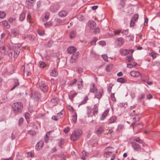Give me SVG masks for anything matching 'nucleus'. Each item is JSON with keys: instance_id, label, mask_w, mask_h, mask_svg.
Returning <instances> with one entry per match:
<instances>
[{"instance_id": "8", "label": "nucleus", "mask_w": 160, "mask_h": 160, "mask_svg": "<svg viewBox=\"0 0 160 160\" xmlns=\"http://www.w3.org/2000/svg\"><path fill=\"white\" fill-rule=\"evenodd\" d=\"M35 0H27L26 1V7L28 8H30L32 6H33L34 4V2Z\"/></svg>"}, {"instance_id": "50", "label": "nucleus", "mask_w": 160, "mask_h": 160, "mask_svg": "<svg viewBox=\"0 0 160 160\" xmlns=\"http://www.w3.org/2000/svg\"><path fill=\"white\" fill-rule=\"evenodd\" d=\"M77 93H74L73 94L71 95H70L69 96V98L70 99V100L72 101H73V98L74 97L77 95Z\"/></svg>"}, {"instance_id": "64", "label": "nucleus", "mask_w": 160, "mask_h": 160, "mask_svg": "<svg viewBox=\"0 0 160 160\" xmlns=\"http://www.w3.org/2000/svg\"><path fill=\"white\" fill-rule=\"evenodd\" d=\"M16 20V19L15 18H10L8 19V21L9 22L11 23H12L13 22L15 21Z\"/></svg>"}, {"instance_id": "30", "label": "nucleus", "mask_w": 160, "mask_h": 160, "mask_svg": "<svg viewBox=\"0 0 160 160\" xmlns=\"http://www.w3.org/2000/svg\"><path fill=\"white\" fill-rule=\"evenodd\" d=\"M117 81L118 82L123 83L126 82L127 80L123 78H118L117 80Z\"/></svg>"}, {"instance_id": "12", "label": "nucleus", "mask_w": 160, "mask_h": 160, "mask_svg": "<svg viewBox=\"0 0 160 160\" xmlns=\"http://www.w3.org/2000/svg\"><path fill=\"white\" fill-rule=\"evenodd\" d=\"M103 94V90L102 89L99 90L98 92H97L95 94V97L98 98L99 99H100Z\"/></svg>"}, {"instance_id": "16", "label": "nucleus", "mask_w": 160, "mask_h": 160, "mask_svg": "<svg viewBox=\"0 0 160 160\" xmlns=\"http://www.w3.org/2000/svg\"><path fill=\"white\" fill-rule=\"evenodd\" d=\"M120 52L122 55L125 56L129 53V51L127 49L121 50Z\"/></svg>"}, {"instance_id": "59", "label": "nucleus", "mask_w": 160, "mask_h": 160, "mask_svg": "<svg viewBox=\"0 0 160 160\" xmlns=\"http://www.w3.org/2000/svg\"><path fill=\"white\" fill-rule=\"evenodd\" d=\"M23 122V119L22 118H20L18 120V125L21 126V124H22Z\"/></svg>"}, {"instance_id": "4", "label": "nucleus", "mask_w": 160, "mask_h": 160, "mask_svg": "<svg viewBox=\"0 0 160 160\" xmlns=\"http://www.w3.org/2000/svg\"><path fill=\"white\" fill-rule=\"evenodd\" d=\"M31 97L36 101H38L41 97L40 94L37 91H34L31 94Z\"/></svg>"}, {"instance_id": "37", "label": "nucleus", "mask_w": 160, "mask_h": 160, "mask_svg": "<svg viewBox=\"0 0 160 160\" xmlns=\"http://www.w3.org/2000/svg\"><path fill=\"white\" fill-rule=\"evenodd\" d=\"M65 19L61 20L60 19L56 18L55 19V21H56L59 24H62L64 23Z\"/></svg>"}, {"instance_id": "61", "label": "nucleus", "mask_w": 160, "mask_h": 160, "mask_svg": "<svg viewBox=\"0 0 160 160\" xmlns=\"http://www.w3.org/2000/svg\"><path fill=\"white\" fill-rule=\"evenodd\" d=\"M77 79L76 78L73 79L70 83L71 86H72L77 81Z\"/></svg>"}, {"instance_id": "1", "label": "nucleus", "mask_w": 160, "mask_h": 160, "mask_svg": "<svg viewBox=\"0 0 160 160\" xmlns=\"http://www.w3.org/2000/svg\"><path fill=\"white\" fill-rule=\"evenodd\" d=\"M23 107L22 103L20 102L14 103L12 107V109L16 115L22 112Z\"/></svg>"}, {"instance_id": "52", "label": "nucleus", "mask_w": 160, "mask_h": 160, "mask_svg": "<svg viewBox=\"0 0 160 160\" xmlns=\"http://www.w3.org/2000/svg\"><path fill=\"white\" fill-rule=\"evenodd\" d=\"M28 133L32 136H35L36 134L35 132L33 130H30L28 131Z\"/></svg>"}, {"instance_id": "54", "label": "nucleus", "mask_w": 160, "mask_h": 160, "mask_svg": "<svg viewBox=\"0 0 160 160\" xmlns=\"http://www.w3.org/2000/svg\"><path fill=\"white\" fill-rule=\"evenodd\" d=\"M134 141H136V142H139L140 143H143V141L141 140L139 138H137L134 139Z\"/></svg>"}, {"instance_id": "36", "label": "nucleus", "mask_w": 160, "mask_h": 160, "mask_svg": "<svg viewBox=\"0 0 160 160\" xmlns=\"http://www.w3.org/2000/svg\"><path fill=\"white\" fill-rule=\"evenodd\" d=\"M93 109V115L95 116V114L97 113L98 111V107L96 105H95Z\"/></svg>"}, {"instance_id": "34", "label": "nucleus", "mask_w": 160, "mask_h": 160, "mask_svg": "<svg viewBox=\"0 0 160 160\" xmlns=\"http://www.w3.org/2000/svg\"><path fill=\"white\" fill-rule=\"evenodd\" d=\"M112 64H109L107 65L106 67V70L107 72H110L112 69Z\"/></svg>"}, {"instance_id": "32", "label": "nucleus", "mask_w": 160, "mask_h": 160, "mask_svg": "<svg viewBox=\"0 0 160 160\" xmlns=\"http://www.w3.org/2000/svg\"><path fill=\"white\" fill-rule=\"evenodd\" d=\"M59 101V100L58 98H55L52 99L51 100V102L52 103L56 104L58 103Z\"/></svg>"}, {"instance_id": "31", "label": "nucleus", "mask_w": 160, "mask_h": 160, "mask_svg": "<svg viewBox=\"0 0 160 160\" xmlns=\"http://www.w3.org/2000/svg\"><path fill=\"white\" fill-rule=\"evenodd\" d=\"M3 24L7 28H10V25L8 23V22L6 21H3L2 22Z\"/></svg>"}, {"instance_id": "21", "label": "nucleus", "mask_w": 160, "mask_h": 160, "mask_svg": "<svg viewBox=\"0 0 160 160\" xmlns=\"http://www.w3.org/2000/svg\"><path fill=\"white\" fill-rule=\"evenodd\" d=\"M52 132V131L48 132L46 135V136L44 138V141L46 143H47L48 142V141L49 140V138H50V133Z\"/></svg>"}, {"instance_id": "15", "label": "nucleus", "mask_w": 160, "mask_h": 160, "mask_svg": "<svg viewBox=\"0 0 160 160\" xmlns=\"http://www.w3.org/2000/svg\"><path fill=\"white\" fill-rule=\"evenodd\" d=\"M58 143L59 147L61 148H62L63 147L62 145L64 143V139L62 138H61L58 139Z\"/></svg>"}, {"instance_id": "14", "label": "nucleus", "mask_w": 160, "mask_h": 160, "mask_svg": "<svg viewBox=\"0 0 160 160\" xmlns=\"http://www.w3.org/2000/svg\"><path fill=\"white\" fill-rule=\"evenodd\" d=\"M20 52V49L18 47L14 49L13 57L17 58Z\"/></svg>"}, {"instance_id": "35", "label": "nucleus", "mask_w": 160, "mask_h": 160, "mask_svg": "<svg viewBox=\"0 0 160 160\" xmlns=\"http://www.w3.org/2000/svg\"><path fill=\"white\" fill-rule=\"evenodd\" d=\"M124 128V126L122 125H119L118 126L117 129V132H120Z\"/></svg>"}, {"instance_id": "56", "label": "nucleus", "mask_w": 160, "mask_h": 160, "mask_svg": "<svg viewBox=\"0 0 160 160\" xmlns=\"http://www.w3.org/2000/svg\"><path fill=\"white\" fill-rule=\"evenodd\" d=\"M87 114L88 115V117H89V115L91 114L92 111V109L91 108L88 107H87Z\"/></svg>"}, {"instance_id": "18", "label": "nucleus", "mask_w": 160, "mask_h": 160, "mask_svg": "<svg viewBox=\"0 0 160 160\" xmlns=\"http://www.w3.org/2000/svg\"><path fill=\"white\" fill-rule=\"evenodd\" d=\"M109 112L108 109H106L102 114L101 118V120H104L106 118V116L107 115Z\"/></svg>"}, {"instance_id": "55", "label": "nucleus", "mask_w": 160, "mask_h": 160, "mask_svg": "<svg viewBox=\"0 0 160 160\" xmlns=\"http://www.w3.org/2000/svg\"><path fill=\"white\" fill-rule=\"evenodd\" d=\"M113 85V84H112V83H110L109 84L108 88V91L109 92H111L112 88Z\"/></svg>"}, {"instance_id": "38", "label": "nucleus", "mask_w": 160, "mask_h": 160, "mask_svg": "<svg viewBox=\"0 0 160 160\" xmlns=\"http://www.w3.org/2000/svg\"><path fill=\"white\" fill-rule=\"evenodd\" d=\"M53 44V41L51 40H50L48 42V43L45 44V46L46 47L49 48L51 47Z\"/></svg>"}, {"instance_id": "53", "label": "nucleus", "mask_w": 160, "mask_h": 160, "mask_svg": "<svg viewBox=\"0 0 160 160\" xmlns=\"http://www.w3.org/2000/svg\"><path fill=\"white\" fill-rule=\"evenodd\" d=\"M38 34L40 36H43L45 34L43 30H38L37 31Z\"/></svg>"}, {"instance_id": "5", "label": "nucleus", "mask_w": 160, "mask_h": 160, "mask_svg": "<svg viewBox=\"0 0 160 160\" xmlns=\"http://www.w3.org/2000/svg\"><path fill=\"white\" fill-rule=\"evenodd\" d=\"M124 40L121 37L117 38L115 41V42L118 46L120 47L124 43Z\"/></svg>"}, {"instance_id": "63", "label": "nucleus", "mask_w": 160, "mask_h": 160, "mask_svg": "<svg viewBox=\"0 0 160 160\" xmlns=\"http://www.w3.org/2000/svg\"><path fill=\"white\" fill-rule=\"evenodd\" d=\"M70 130V128L69 127H68L65 128L63 130V131L65 133H67Z\"/></svg>"}, {"instance_id": "33", "label": "nucleus", "mask_w": 160, "mask_h": 160, "mask_svg": "<svg viewBox=\"0 0 160 160\" xmlns=\"http://www.w3.org/2000/svg\"><path fill=\"white\" fill-rule=\"evenodd\" d=\"M76 32L74 31H72L70 34V38L71 39L73 38L76 36Z\"/></svg>"}, {"instance_id": "19", "label": "nucleus", "mask_w": 160, "mask_h": 160, "mask_svg": "<svg viewBox=\"0 0 160 160\" xmlns=\"http://www.w3.org/2000/svg\"><path fill=\"white\" fill-rule=\"evenodd\" d=\"M14 85L12 88L10 90L12 91L14 89L17 87L19 85V82H18V80L17 79H14Z\"/></svg>"}, {"instance_id": "10", "label": "nucleus", "mask_w": 160, "mask_h": 160, "mask_svg": "<svg viewBox=\"0 0 160 160\" xmlns=\"http://www.w3.org/2000/svg\"><path fill=\"white\" fill-rule=\"evenodd\" d=\"M88 26L91 29H94L96 26V23L93 21H89L88 22Z\"/></svg>"}, {"instance_id": "58", "label": "nucleus", "mask_w": 160, "mask_h": 160, "mask_svg": "<svg viewBox=\"0 0 160 160\" xmlns=\"http://www.w3.org/2000/svg\"><path fill=\"white\" fill-rule=\"evenodd\" d=\"M110 96H111V98L112 100L113 101L115 102L116 100V99L114 97V93H112L111 94Z\"/></svg>"}, {"instance_id": "17", "label": "nucleus", "mask_w": 160, "mask_h": 160, "mask_svg": "<svg viewBox=\"0 0 160 160\" xmlns=\"http://www.w3.org/2000/svg\"><path fill=\"white\" fill-rule=\"evenodd\" d=\"M141 118V116H140L139 114H135L134 115V116L131 117V119L135 120L134 121H136V122H137Z\"/></svg>"}, {"instance_id": "47", "label": "nucleus", "mask_w": 160, "mask_h": 160, "mask_svg": "<svg viewBox=\"0 0 160 160\" xmlns=\"http://www.w3.org/2000/svg\"><path fill=\"white\" fill-rule=\"evenodd\" d=\"M25 17L24 13L22 12L21 13L19 17V19L21 21H23L25 18Z\"/></svg>"}, {"instance_id": "62", "label": "nucleus", "mask_w": 160, "mask_h": 160, "mask_svg": "<svg viewBox=\"0 0 160 160\" xmlns=\"http://www.w3.org/2000/svg\"><path fill=\"white\" fill-rule=\"evenodd\" d=\"M83 71V69L82 68H79L78 69V72L79 74L81 73Z\"/></svg>"}, {"instance_id": "25", "label": "nucleus", "mask_w": 160, "mask_h": 160, "mask_svg": "<svg viewBox=\"0 0 160 160\" xmlns=\"http://www.w3.org/2000/svg\"><path fill=\"white\" fill-rule=\"evenodd\" d=\"M58 75V72L55 69L52 70L50 73V75L52 77H56Z\"/></svg>"}, {"instance_id": "46", "label": "nucleus", "mask_w": 160, "mask_h": 160, "mask_svg": "<svg viewBox=\"0 0 160 160\" xmlns=\"http://www.w3.org/2000/svg\"><path fill=\"white\" fill-rule=\"evenodd\" d=\"M46 65V64L43 62H39V66L41 68H44Z\"/></svg>"}, {"instance_id": "3", "label": "nucleus", "mask_w": 160, "mask_h": 160, "mask_svg": "<svg viewBox=\"0 0 160 160\" xmlns=\"http://www.w3.org/2000/svg\"><path fill=\"white\" fill-rule=\"evenodd\" d=\"M39 87L40 90L44 92H47L48 89V85L43 81L39 82Z\"/></svg>"}, {"instance_id": "7", "label": "nucleus", "mask_w": 160, "mask_h": 160, "mask_svg": "<svg viewBox=\"0 0 160 160\" xmlns=\"http://www.w3.org/2000/svg\"><path fill=\"white\" fill-rule=\"evenodd\" d=\"M79 54V52H77L72 56L70 60V62L71 63H73L75 62L76 60L78 58Z\"/></svg>"}, {"instance_id": "26", "label": "nucleus", "mask_w": 160, "mask_h": 160, "mask_svg": "<svg viewBox=\"0 0 160 160\" xmlns=\"http://www.w3.org/2000/svg\"><path fill=\"white\" fill-rule=\"evenodd\" d=\"M67 14V13L64 11H62L59 13V16L61 17H64Z\"/></svg>"}, {"instance_id": "44", "label": "nucleus", "mask_w": 160, "mask_h": 160, "mask_svg": "<svg viewBox=\"0 0 160 160\" xmlns=\"http://www.w3.org/2000/svg\"><path fill=\"white\" fill-rule=\"evenodd\" d=\"M88 97L87 96H86L84 98V100L82 101L81 102L80 104H79V106H78V107H79L81 105H82V104H85L86 102L88 100Z\"/></svg>"}, {"instance_id": "23", "label": "nucleus", "mask_w": 160, "mask_h": 160, "mask_svg": "<svg viewBox=\"0 0 160 160\" xmlns=\"http://www.w3.org/2000/svg\"><path fill=\"white\" fill-rule=\"evenodd\" d=\"M104 129V127L102 126L97 129L96 131V133L97 134H99L103 132Z\"/></svg>"}, {"instance_id": "40", "label": "nucleus", "mask_w": 160, "mask_h": 160, "mask_svg": "<svg viewBox=\"0 0 160 160\" xmlns=\"http://www.w3.org/2000/svg\"><path fill=\"white\" fill-rule=\"evenodd\" d=\"M72 121L74 123H76L77 121V114L75 113L74 115L72 116Z\"/></svg>"}, {"instance_id": "39", "label": "nucleus", "mask_w": 160, "mask_h": 160, "mask_svg": "<svg viewBox=\"0 0 160 160\" xmlns=\"http://www.w3.org/2000/svg\"><path fill=\"white\" fill-rule=\"evenodd\" d=\"M148 78L147 77H146V79H143L142 78V81L146 82L148 85H151L152 84V82H148Z\"/></svg>"}, {"instance_id": "2", "label": "nucleus", "mask_w": 160, "mask_h": 160, "mask_svg": "<svg viewBox=\"0 0 160 160\" xmlns=\"http://www.w3.org/2000/svg\"><path fill=\"white\" fill-rule=\"evenodd\" d=\"M82 131L81 130L74 131L71 137V140L73 141L77 140L79 138L80 136L82 135Z\"/></svg>"}, {"instance_id": "43", "label": "nucleus", "mask_w": 160, "mask_h": 160, "mask_svg": "<svg viewBox=\"0 0 160 160\" xmlns=\"http://www.w3.org/2000/svg\"><path fill=\"white\" fill-rule=\"evenodd\" d=\"M25 117L27 121L28 122L29 121V119L30 117V114L28 113H26L25 114Z\"/></svg>"}, {"instance_id": "27", "label": "nucleus", "mask_w": 160, "mask_h": 160, "mask_svg": "<svg viewBox=\"0 0 160 160\" xmlns=\"http://www.w3.org/2000/svg\"><path fill=\"white\" fill-rule=\"evenodd\" d=\"M90 90L91 92L93 93L97 90V88L95 87L94 83H92V85H91Z\"/></svg>"}, {"instance_id": "28", "label": "nucleus", "mask_w": 160, "mask_h": 160, "mask_svg": "<svg viewBox=\"0 0 160 160\" xmlns=\"http://www.w3.org/2000/svg\"><path fill=\"white\" fill-rule=\"evenodd\" d=\"M49 13L48 12H46L44 18L42 20L43 22H45L47 20L49 17Z\"/></svg>"}, {"instance_id": "6", "label": "nucleus", "mask_w": 160, "mask_h": 160, "mask_svg": "<svg viewBox=\"0 0 160 160\" xmlns=\"http://www.w3.org/2000/svg\"><path fill=\"white\" fill-rule=\"evenodd\" d=\"M138 14H135L132 17L130 23V27H133L135 24V22L138 19Z\"/></svg>"}, {"instance_id": "11", "label": "nucleus", "mask_w": 160, "mask_h": 160, "mask_svg": "<svg viewBox=\"0 0 160 160\" xmlns=\"http://www.w3.org/2000/svg\"><path fill=\"white\" fill-rule=\"evenodd\" d=\"M77 50L76 48L73 46H70L68 48L67 51L68 53L71 54L76 52Z\"/></svg>"}, {"instance_id": "49", "label": "nucleus", "mask_w": 160, "mask_h": 160, "mask_svg": "<svg viewBox=\"0 0 160 160\" xmlns=\"http://www.w3.org/2000/svg\"><path fill=\"white\" fill-rule=\"evenodd\" d=\"M6 16V13L4 12L0 11V18H4Z\"/></svg>"}, {"instance_id": "13", "label": "nucleus", "mask_w": 160, "mask_h": 160, "mask_svg": "<svg viewBox=\"0 0 160 160\" xmlns=\"http://www.w3.org/2000/svg\"><path fill=\"white\" fill-rule=\"evenodd\" d=\"M130 75L133 77H138L141 76L140 72L137 71H131L130 73Z\"/></svg>"}, {"instance_id": "42", "label": "nucleus", "mask_w": 160, "mask_h": 160, "mask_svg": "<svg viewBox=\"0 0 160 160\" xmlns=\"http://www.w3.org/2000/svg\"><path fill=\"white\" fill-rule=\"evenodd\" d=\"M97 41V39L95 37H94L92 40L91 41L90 43L92 45H95L96 42Z\"/></svg>"}, {"instance_id": "57", "label": "nucleus", "mask_w": 160, "mask_h": 160, "mask_svg": "<svg viewBox=\"0 0 160 160\" xmlns=\"http://www.w3.org/2000/svg\"><path fill=\"white\" fill-rule=\"evenodd\" d=\"M127 60L129 62H130L131 61H132L133 59L132 56H130L127 57Z\"/></svg>"}, {"instance_id": "22", "label": "nucleus", "mask_w": 160, "mask_h": 160, "mask_svg": "<svg viewBox=\"0 0 160 160\" xmlns=\"http://www.w3.org/2000/svg\"><path fill=\"white\" fill-rule=\"evenodd\" d=\"M117 119V118L115 116H112L109 120L108 122V124H110L111 123H113L116 121Z\"/></svg>"}, {"instance_id": "45", "label": "nucleus", "mask_w": 160, "mask_h": 160, "mask_svg": "<svg viewBox=\"0 0 160 160\" xmlns=\"http://www.w3.org/2000/svg\"><path fill=\"white\" fill-rule=\"evenodd\" d=\"M40 145V147L41 148L44 145V142H38L36 145V147H37L38 148H39V147Z\"/></svg>"}, {"instance_id": "9", "label": "nucleus", "mask_w": 160, "mask_h": 160, "mask_svg": "<svg viewBox=\"0 0 160 160\" xmlns=\"http://www.w3.org/2000/svg\"><path fill=\"white\" fill-rule=\"evenodd\" d=\"M132 146L135 151H138L141 149V147L139 145L135 142H133L132 143Z\"/></svg>"}, {"instance_id": "48", "label": "nucleus", "mask_w": 160, "mask_h": 160, "mask_svg": "<svg viewBox=\"0 0 160 160\" xmlns=\"http://www.w3.org/2000/svg\"><path fill=\"white\" fill-rule=\"evenodd\" d=\"M145 96V94L143 93H141L138 97V98L139 100L143 99Z\"/></svg>"}, {"instance_id": "20", "label": "nucleus", "mask_w": 160, "mask_h": 160, "mask_svg": "<svg viewBox=\"0 0 160 160\" xmlns=\"http://www.w3.org/2000/svg\"><path fill=\"white\" fill-rule=\"evenodd\" d=\"M56 156L58 158H61V160H65L66 159V156L62 153L59 154H56Z\"/></svg>"}, {"instance_id": "60", "label": "nucleus", "mask_w": 160, "mask_h": 160, "mask_svg": "<svg viewBox=\"0 0 160 160\" xmlns=\"http://www.w3.org/2000/svg\"><path fill=\"white\" fill-rule=\"evenodd\" d=\"M102 58L105 61H107L108 60L107 55L106 54L102 55Z\"/></svg>"}, {"instance_id": "24", "label": "nucleus", "mask_w": 160, "mask_h": 160, "mask_svg": "<svg viewBox=\"0 0 160 160\" xmlns=\"http://www.w3.org/2000/svg\"><path fill=\"white\" fill-rule=\"evenodd\" d=\"M11 33L15 36H17L19 33V31L16 29H13L11 30Z\"/></svg>"}, {"instance_id": "51", "label": "nucleus", "mask_w": 160, "mask_h": 160, "mask_svg": "<svg viewBox=\"0 0 160 160\" xmlns=\"http://www.w3.org/2000/svg\"><path fill=\"white\" fill-rule=\"evenodd\" d=\"M52 24V22L51 21L44 23V25L46 27H49Z\"/></svg>"}, {"instance_id": "29", "label": "nucleus", "mask_w": 160, "mask_h": 160, "mask_svg": "<svg viewBox=\"0 0 160 160\" xmlns=\"http://www.w3.org/2000/svg\"><path fill=\"white\" fill-rule=\"evenodd\" d=\"M0 50L1 53L4 55H5L6 54V52L5 48L4 46H2L1 47L0 49Z\"/></svg>"}, {"instance_id": "41", "label": "nucleus", "mask_w": 160, "mask_h": 160, "mask_svg": "<svg viewBox=\"0 0 160 160\" xmlns=\"http://www.w3.org/2000/svg\"><path fill=\"white\" fill-rule=\"evenodd\" d=\"M55 6L54 5H52L50 7V10L52 12H55L57 10V8H55Z\"/></svg>"}]
</instances>
